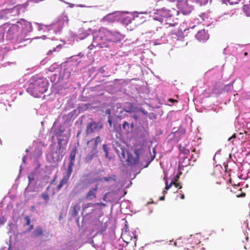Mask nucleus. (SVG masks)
Returning a JSON list of instances; mask_svg holds the SVG:
<instances>
[{"label": "nucleus", "instance_id": "nucleus-1", "mask_svg": "<svg viewBox=\"0 0 250 250\" xmlns=\"http://www.w3.org/2000/svg\"><path fill=\"white\" fill-rule=\"evenodd\" d=\"M177 6L179 10L174 8H171V9L163 8L156 10L153 16V20L158 21L162 24L164 19L174 18L178 15L180 11L183 14L187 15L189 14L193 9L192 6L188 4V0H180L177 3Z\"/></svg>", "mask_w": 250, "mask_h": 250}, {"label": "nucleus", "instance_id": "nucleus-2", "mask_svg": "<svg viewBox=\"0 0 250 250\" xmlns=\"http://www.w3.org/2000/svg\"><path fill=\"white\" fill-rule=\"evenodd\" d=\"M124 36L118 31H111L103 29L99 30L93 37L91 44L88 46L89 49L93 47L106 48L108 47L107 42L118 43L121 42Z\"/></svg>", "mask_w": 250, "mask_h": 250}, {"label": "nucleus", "instance_id": "nucleus-3", "mask_svg": "<svg viewBox=\"0 0 250 250\" xmlns=\"http://www.w3.org/2000/svg\"><path fill=\"white\" fill-rule=\"evenodd\" d=\"M47 86L48 83L44 79L33 77L27 91L34 97H39L47 91Z\"/></svg>", "mask_w": 250, "mask_h": 250}, {"label": "nucleus", "instance_id": "nucleus-4", "mask_svg": "<svg viewBox=\"0 0 250 250\" xmlns=\"http://www.w3.org/2000/svg\"><path fill=\"white\" fill-rule=\"evenodd\" d=\"M77 152V148L75 146L71 151L69 155V163L67 167V171L65 174L63 176L68 179L70 178L71 174L72 172L73 167L74 165V161L75 159L76 155Z\"/></svg>", "mask_w": 250, "mask_h": 250}, {"label": "nucleus", "instance_id": "nucleus-5", "mask_svg": "<svg viewBox=\"0 0 250 250\" xmlns=\"http://www.w3.org/2000/svg\"><path fill=\"white\" fill-rule=\"evenodd\" d=\"M102 128L103 125L100 122H96L92 121L87 124L85 132L87 134H89L98 131Z\"/></svg>", "mask_w": 250, "mask_h": 250}, {"label": "nucleus", "instance_id": "nucleus-6", "mask_svg": "<svg viewBox=\"0 0 250 250\" xmlns=\"http://www.w3.org/2000/svg\"><path fill=\"white\" fill-rule=\"evenodd\" d=\"M20 30L19 26L17 24H13L11 26L7 32L6 37L9 40L13 39L18 35Z\"/></svg>", "mask_w": 250, "mask_h": 250}, {"label": "nucleus", "instance_id": "nucleus-7", "mask_svg": "<svg viewBox=\"0 0 250 250\" xmlns=\"http://www.w3.org/2000/svg\"><path fill=\"white\" fill-rule=\"evenodd\" d=\"M135 156H133L131 153L128 152L127 158L126 161L128 165H135L137 164L139 160V152L138 150L134 151Z\"/></svg>", "mask_w": 250, "mask_h": 250}, {"label": "nucleus", "instance_id": "nucleus-8", "mask_svg": "<svg viewBox=\"0 0 250 250\" xmlns=\"http://www.w3.org/2000/svg\"><path fill=\"white\" fill-rule=\"evenodd\" d=\"M101 142V139L99 136L96 137L94 139H92L87 143V146L90 148L91 151H95L97 149L98 145Z\"/></svg>", "mask_w": 250, "mask_h": 250}, {"label": "nucleus", "instance_id": "nucleus-9", "mask_svg": "<svg viewBox=\"0 0 250 250\" xmlns=\"http://www.w3.org/2000/svg\"><path fill=\"white\" fill-rule=\"evenodd\" d=\"M98 189V185H95V187L91 188L85 196V198L90 200L96 198V192Z\"/></svg>", "mask_w": 250, "mask_h": 250}, {"label": "nucleus", "instance_id": "nucleus-10", "mask_svg": "<svg viewBox=\"0 0 250 250\" xmlns=\"http://www.w3.org/2000/svg\"><path fill=\"white\" fill-rule=\"evenodd\" d=\"M195 37L196 39L200 42L205 41L208 39V35L207 34L204 29L198 31Z\"/></svg>", "mask_w": 250, "mask_h": 250}, {"label": "nucleus", "instance_id": "nucleus-11", "mask_svg": "<svg viewBox=\"0 0 250 250\" xmlns=\"http://www.w3.org/2000/svg\"><path fill=\"white\" fill-rule=\"evenodd\" d=\"M45 231L43 230L42 228L41 227L38 226L32 232V236L34 238L38 237L39 236L43 235Z\"/></svg>", "mask_w": 250, "mask_h": 250}, {"label": "nucleus", "instance_id": "nucleus-12", "mask_svg": "<svg viewBox=\"0 0 250 250\" xmlns=\"http://www.w3.org/2000/svg\"><path fill=\"white\" fill-rule=\"evenodd\" d=\"M69 179L63 176L62 180L60 181L59 185L57 186L56 188V189L57 191H59L61 190V188L65 184H66L68 181Z\"/></svg>", "mask_w": 250, "mask_h": 250}, {"label": "nucleus", "instance_id": "nucleus-13", "mask_svg": "<svg viewBox=\"0 0 250 250\" xmlns=\"http://www.w3.org/2000/svg\"><path fill=\"white\" fill-rule=\"evenodd\" d=\"M124 110L128 113H132L136 111L133 108V104L130 103L126 104V105L124 108Z\"/></svg>", "mask_w": 250, "mask_h": 250}, {"label": "nucleus", "instance_id": "nucleus-14", "mask_svg": "<svg viewBox=\"0 0 250 250\" xmlns=\"http://www.w3.org/2000/svg\"><path fill=\"white\" fill-rule=\"evenodd\" d=\"M243 10L247 16L250 17V1L249 3L245 4L243 5Z\"/></svg>", "mask_w": 250, "mask_h": 250}, {"label": "nucleus", "instance_id": "nucleus-15", "mask_svg": "<svg viewBox=\"0 0 250 250\" xmlns=\"http://www.w3.org/2000/svg\"><path fill=\"white\" fill-rule=\"evenodd\" d=\"M104 180L106 182H109L111 180H116V176L113 175L112 176H109L107 177H103V178H99L96 180V181H102Z\"/></svg>", "mask_w": 250, "mask_h": 250}, {"label": "nucleus", "instance_id": "nucleus-16", "mask_svg": "<svg viewBox=\"0 0 250 250\" xmlns=\"http://www.w3.org/2000/svg\"><path fill=\"white\" fill-rule=\"evenodd\" d=\"M42 197L45 201V204H47L49 200V197L47 192H44L41 195Z\"/></svg>", "mask_w": 250, "mask_h": 250}, {"label": "nucleus", "instance_id": "nucleus-17", "mask_svg": "<svg viewBox=\"0 0 250 250\" xmlns=\"http://www.w3.org/2000/svg\"><path fill=\"white\" fill-rule=\"evenodd\" d=\"M123 128L126 132H129L130 125L129 123L125 121L123 124Z\"/></svg>", "mask_w": 250, "mask_h": 250}, {"label": "nucleus", "instance_id": "nucleus-18", "mask_svg": "<svg viewBox=\"0 0 250 250\" xmlns=\"http://www.w3.org/2000/svg\"><path fill=\"white\" fill-rule=\"evenodd\" d=\"M241 0H225L226 4L233 5L237 4Z\"/></svg>", "mask_w": 250, "mask_h": 250}, {"label": "nucleus", "instance_id": "nucleus-19", "mask_svg": "<svg viewBox=\"0 0 250 250\" xmlns=\"http://www.w3.org/2000/svg\"><path fill=\"white\" fill-rule=\"evenodd\" d=\"M122 22L126 25L128 24L129 23L131 22V20L130 17H127L125 18L122 20Z\"/></svg>", "mask_w": 250, "mask_h": 250}, {"label": "nucleus", "instance_id": "nucleus-20", "mask_svg": "<svg viewBox=\"0 0 250 250\" xmlns=\"http://www.w3.org/2000/svg\"><path fill=\"white\" fill-rule=\"evenodd\" d=\"M80 208V207L78 205H76L73 207V215L74 216H76L77 215L78 212H77V209Z\"/></svg>", "mask_w": 250, "mask_h": 250}, {"label": "nucleus", "instance_id": "nucleus-21", "mask_svg": "<svg viewBox=\"0 0 250 250\" xmlns=\"http://www.w3.org/2000/svg\"><path fill=\"white\" fill-rule=\"evenodd\" d=\"M103 149L105 153L106 157H107L108 154V149L106 145L104 144L103 145Z\"/></svg>", "mask_w": 250, "mask_h": 250}, {"label": "nucleus", "instance_id": "nucleus-22", "mask_svg": "<svg viewBox=\"0 0 250 250\" xmlns=\"http://www.w3.org/2000/svg\"><path fill=\"white\" fill-rule=\"evenodd\" d=\"M128 233L125 232L123 234L124 240L126 243H129V239L128 238Z\"/></svg>", "mask_w": 250, "mask_h": 250}, {"label": "nucleus", "instance_id": "nucleus-23", "mask_svg": "<svg viewBox=\"0 0 250 250\" xmlns=\"http://www.w3.org/2000/svg\"><path fill=\"white\" fill-rule=\"evenodd\" d=\"M173 184H174V182H171L170 184L169 185H168V183H167V181H166V187H165V189L166 190H168V189H169V188L171 187V186L172 185H173Z\"/></svg>", "mask_w": 250, "mask_h": 250}, {"label": "nucleus", "instance_id": "nucleus-24", "mask_svg": "<svg viewBox=\"0 0 250 250\" xmlns=\"http://www.w3.org/2000/svg\"><path fill=\"white\" fill-rule=\"evenodd\" d=\"M24 219L26 221L25 225L28 226L30 224V218L29 216H26L24 217Z\"/></svg>", "mask_w": 250, "mask_h": 250}, {"label": "nucleus", "instance_id": "nucleus-25", "mask_svg": "<svg viewBox=\"0 0 250 250\" xmlns=\"http://www.w3.org/2000/svg\"><path fill=\"white\" fill-rule=\"evenodd\" d=\"M182 174V172H179L176 176H175L173 178V179L172 180V181H174L175 182H177L178 181L179 178V176L180 175Z\"/></svg>", "mask_w": 250, "mask_h": 250}, {"label": "nucleus", "instance_id": "nucleus-26", "mask_svg": "<svg viewBox=\"0 0 250 250\" xmlns=\"http://www.w3.org/2000/svg\"><path fill=\"white\" fill-rule=\"evenodd\" d=\"M172 182H174V184H173V185H174L176 188H182V186L180 185V183H177L176 182H175L174 181H172Z\"/></svg>", "mask_w": 250, "mask_h": 250}, {"label": "nucleus", "instance_id": "nucleus-27", "mask_svg": "<svg viewBox=\"0 0 250 250\" xmlns=\"http://www.w3.org/2000/svg\"><path fill=\"white\" fill-rule=\"evenodd\" d=\"M63 2L66 3V4H68L69 5V7H70V8H73L75 6V4H73V3H69V2L65 1Z\"/></svg>", "mask_w": 250, "mask_h": 250}, {"label": "nucleus", "instance_id": "nucleus-28", "mask_svg": "<svg viewBox=\"0 0 250 250\" xmlns=\"http://www.w3.org/2000/svg\"><path fill=\"white\" fill-rule=\"evenodd\" d=\"M112 16V14H109L104 17V20L105 21H108L110 17Z\"/></svg>", "mask_w": 250, "mask_h": 250}, {"label": "nucleus", "instance_id": "nucleus-29", "mask_svg": "<svg viewBox=\"0 0 250 250\" xmlns=\"http://www.w3.org/2000/svg\"><path fill=\"white\" fill-rule=\"evenodd\" d=\"M236 138V134H233V135L231 137H229V138L228 140L230 141V140H231V139L232 138Z\"/></svg>", "mask_w": 250, "mask_h": 250}, {"label": "nucleus", "instance_id": "nucleus-30", "mask_svg": "<svg viewBox=\"0 0 250 250\" xmlns=\"http://www.w3.org/2000/svg\"><path fill=\"white\" fill-rule=\"evenodd\" d=\"M96 204L98 206H103L104 207L105 206V204L103 203H97Z\"/></svg>", "mask_w": 250, "mask_h": 250}, {"label": "nucleus", "instance_id": "nucleus-31", "mask_svg": "<svg viewBox=\"0 0 250 250\" xmlns=\"http://www.w3.org/2000/svg\"><path fill=\"white\" fill-rule=\"evenodd\" d=\"M92 203H88L86 205V206H85L84 207H83V208H88V207H91V206L92 205Z\"/></svg>", "mask_w": 250, "mask_h": 250}, {"label": "nucleus", "instance_id": "nucleus-32", "mask_svg": "<svg viewBox=\"0 0 250 250\" xmlns=\"http://www.w3.org/2000/svg\"><path fill=\"white\" fill-rule=\"evenodd\" d=\"M168 101L171 103H174V102H177V100H174L173 99H169Z\"/></svg>", "mask_w": 250, "mask_h": 250}, {"label": "nucleus", "instance_id": "nucleus-33", "mask_svg": "<svg viewBox=\"0 0 250 250\" xmlns=\"http://www.w3.org/2000/svg\"><path fill=\"white\" fill-rule=\"evenodd\" d=\"M76 6L77 7H86L84 5H83V4H77Z\"/></svg>", "mask_w": 250, "mask_h": 250}, {"label": "nucleus", "instance_id": "nucleus-34", "mask_svg": "<svg viewBox=\"0 0 250 250\" xmlns=\"http://www.w3.org/2000/svg\"><path fill=\"white\" fill-rule=\"evenodd\" d=\"M132 118L134 119L135 120H138V116L136 115H134L132 116Z\"/></svg>", "mask_w": 250, "mask_h": 250}, {"label": "nucleus", "instance_id": "nucleus-35", "mask_svg": "<svg viewBox=\"0 0 250 250\" xmlns=\"http://www.w3.org/2000/svg\"><path fill=\"white\" fill-rule=\"evenodd\" d=\"M108 123H109L110 126H111V125H112V121L110 119H108Z\"/></svg>", "mask_w": 250, "mask_h": 250}, {"label": "nucleus", "instance_id": "nucleus-36", "mask_svg": "<svg viewBox=\"0 0 250 250\" xmlns=\"http://www.w3.org/2000/svg\"><path fill=\"white\" fill-rule=\"evenodd\" d=\"M33 229V225H30L29 228L28 229V231L31 230Z\"/></svg>", "mask_w": 250, "mask_h": 250}, {"label": "nucleus", "instance_id": "nucleus-37", "mask_svg": "<svg viewBox=\"0 0 250 250\" xmlns=\"http://www.w3.org/2000/svg\"><path fill=\"white\" fill-rule=\"evenodd\" d=\"M164 199H165V196H163L160 197V198H159V200H161V201L164 200Z\"/></svg>", "mask_w": 250, "mask_h": 250}, {"label": "nucleus", "instance_id": "nucleus-38", "mask_svg": "<svg viewBox=\"0 0 250 250\" xmlns=\"http://www.w3.org/2000/svg\"><path fill=\"white\" fill-rule=\"evenodd\" d=\"M3 38V34H0V41L1 40H2Z\"/></svg>", "mask_w": 250, "mask_h": 250}, {"label": "nucleus", "instance_id": "nucleus-39", "mask_svg": "<svg viewBox=\"0 0 250 250\" xmlns=\"http://www.w3.org/2000/svg\"><path fill=\"white\" fill-rule=\"evenodd\" d=\"M122 155L123 156V158H125V151H123V152L122 153Z\"/></svg>", "mask_w": 250, "mask_h": 250}, {"label": "nucleus", "instance_id": "nucleus-40", "mask_svg": "<svg viewBox=\"0 0 250 250\" xmlns=\"http://www.w3.org/2000/svg\"><path fill=\"white\" fill-rule=\"evenodd\" d=\"M133 127H134V123H131V124H130V128H132Z\"/></svg>", "mask_w": 250, "mask_h": 250}, {"label": "nucleus", "instance_id": "nucleus-41", "mask_svg": "<svg viewBox=\"0 0 250 250\" xmlns=\"http://www.w3.org/2000/svg\"><path fill=\"white\" fill-rule=\"evenodd\" d=\"M194 250V248L193 247H191V249H184V250Z\"/></svg>", "mask_w": 250, "mask_h": 250}, {"label": "nucleus", "instance_id": "nucleus-42", "mask_svg": "<svg viewBox=\"0 0 250 250\" xmlns=\"http://www.w3.org/2000/svg\"><path fill=\"white\" fill-rule=\"evenodd\" d=\"M50 186H48L46 188V191H48L49 189H50Z\"/></svg>", "mask_w": 250, "mask_h": 250}, {"label": "nucleus", "instance_id": "nucleus-43", "mask_svg": "<svg viewBox=\"0 0 250 250\" xmlns=\"http://www.w3.org/2000/svg\"><path fill=\"white\" fill-rule=\"evenodd\" d=\"M181 198L184 199L185 198V195L184 194L181 195Z\"/></svg>", "mask_w": 250, "mask_h": 250}, {"label": "nucleus", "instance_id": "nucleus-44", "mask_svg": "<svg viewBox=\"0 0 250 250\" xmlns=\"http://www.w3.org/2000/svg\"><path fill=\"white\" fill-rule=\"evenodd\" d=\"M170 1H177V2H179V1L180 0H169Z\"/></svg>", "mask_w": 250, "mask_h": 250}, {"label": "nucleus", "instance_id": "nucleus-45", "mask_svg": "<svg viewBox=\"0 0 250 250\" xmlns=\"http://www.w3.org/2000/svg\"><path fill=\"white\" fill-rule=\"evenodd\" d=\"M34 209H35V207L34 206H32L31 207V210H34Z\"/></svg>", "mask_w": 250, "mask_h": 250}, {"label": "nucleus", "instance_id": "nucleus-46", "mask_svg": "<svg viewBox=\"0 0 250 250\" xmlns=\"http://www.w3.org/2000/svg\"><path fill=\"white\" fill-rule=\"evenodd\" d=\"M106 112H107V113H110V109H107V110H106Z\"/></svg>", "mask_w": 250, "mask_h": 250}, {"label": "nucleus", "instance_id": "nucleus-47", "mask_svg": "<svg viewBox=\"0 0 250 250\" xmlns=\"http://www.w3.org/2000/svg\"><path fill=\"white\" fill-rule=\"evenodd\" d=\"M244 55H245V56H247V55H248V53H247V52H245V53H244Z\"/></svg>", "mask_w": 250, "mask_h": 250}, {"label": "nucleus", "instance_id": "nucleus-48", "mask_svg": "<svg viewBox=\"0 0 250 250\" xmlns=\"http://www.w3.org/2000/svg\"><path fill=\"white\" fill-rule=\"evenodd\" d=\"M52 51L51 50H49V52L47 53V54H49L51 53Z\"/></svg>", "mask_w": 250, "mask_h": 250}, {"label": "nucleus", "instance_id": "nucleus-49", "mask_svg": "<svg viewBox=\"0 0 250 250\" xmlns=\"http://www.w3.org/2000/svg\"><path fill=\"white\" fill-rule=\"evenodd\" d=\"M174 245L175 246H177V242H174Z\"/></svg>", "mask_w": 250, "mask_h": 250}, {"label": "nucleus", "instance_id": "nucleus-50", "mask_svg": "<svg viewBox=\"0 0 250 250\" xmlns=\"http://www.w3.org/2000/svg\"><path fill=\"white\" fill-rule=\"evenodd\" d=\"M105 198H106V196H105V197L104 198V200L105 201Z\"/></svg>", "mask_w": 250, "mask_h": 250}, {"label": "nucleus", "instance_id": "nucleus-51", "mask_svg": "<svg viewBox=\"0 0 250 250\" xmlns=\"http://www.w3.org/2000/svg\"><path fill=\"white\" fill-rule=\"evenodd\" d=\"M25 161V157L23 158V161Z\"/></svg>", "mask_w": 250, "mask_h": 250}, {"label": "nucleus", "instance_id": "nucleus-52", "mask_svg": "<svg viewBox=\"0 0 250 250\" xmlns=\"http://www.w3.org/2000/svg\"><path fill=\"white\" fill-rule=\"evenodd\" d=\"M164 194H165L166 193H167V191H164Z\"/></svg>", "mask_w": 250, "mask_h": 250}, {"label": "nucleus", "instance_id": "nucleus-53", "mask_svg": "<svg viewBox=\"0 0 250 250\" xmlns=\"http://www.w3.org/2000/svg\"><path fill=\"white\" fill-rule=\"evenodd\" d=\"M56 50L55 48L53 49V51H55Z\"/></svg>", "mask_w": 250, "mask_h": 250}, {"label": "nucleus", "instance_id": "nucleus-54", "mask_svg": "<svg viewBox=\"0 0 250 250\" xmlns=\"http://www.w3.org/2000/svg\"><path fill=\"white\" fill-rule=\"evenodd\" d=\"M195 250L194 249V250Z\"/></svg>", "mask_w": 250, "mask_h": 250}]
</instances>
